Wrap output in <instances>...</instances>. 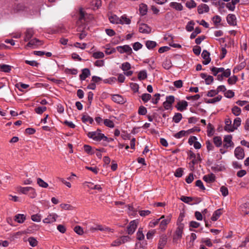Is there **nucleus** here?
I'll return each instance as SVG.
<instances>
[{
    "mask_svg": "<svg viewBox=\"0 0 249 249\" xmlns=\"http://www.w3.org/2000/svg\"><path fill=\"white\" fill-rule=\"evenodd\" d=\"M26 219V216L23 214H17L14 217L15 221L19 223H22Z\"/></svg>",
    "mask_w": 249,
    "mask_h": 249,
    "instance_id": "412c9836",
    "label": "nucleus"
},
{
    "mask_svg": "<svg viewBox=\"0 0 249 249\" xmlns=\"http://www.w3.org/2000/svg\"><path fill=\"white\" fill-rule=\"evenodd\" d=\"M180 200L186 203L192 204L191 203L194 200V198L192 197L182 196L180 197Z\"/></svg>",
    "mask_w": 249,
    "mask_h": 249,
    "instance_id": "c9c22d12",
    "label": "nucleus"
},
{
    "mask_svg": "<svg viewBox=\"0 0 249 249\" xmlns=\"http://www.w3.org/2000/svg\"><path fill=\"white\" fill-rule=\"evenodd\" d=\"M160 93H156L154 95V97L152 99L151 102L156 105L158 104L159 101L160 99Z\"/></svg>",
    "mask_w": 249,
    "mask_h": 249,
    "instance_id": "13d9d810",
    "label": "nucleus"
},
{
    "mask_svg": "<svg viewBox=\"0 0 249 249\" xmlns=\"http://www.w3.org/2000/svg\"><path fill=\"white\" fill-rule=\"evenodd\" d=\"M170 5L171 7L175 8L177 10L181 11L183 10V6L181 3L172 2L170 3Z\"/></svg>",
    "mask_w": 249,
    "mask_h": 249,
    "instance_id": "c756f323",
    "label": "nucleus"
},
{
    "mask_svg": "<svg viewBox=\"0 0 249 249\" xmlns=\"http://www.w3.org/2000/svg\"><path fill=\"white\" fill-rule=\"evenodd\" d=\"M116 51H118L120 53H126L130 55L133 53L131 48L128 45L119 46L116 48Z\"/></svg>",
    "mask_w": 249,
    "mask_h": 249,
    "instance_id": "f03ea898",
    "label": "nucleus"
},
{
    "mask_svg": "<svg viewBox=\"0 0 249 249\" xmlns=\"http://www.w3.org/2000/svg\"><path fill=\"white\" fill-rule=\"evenodd\" d=\"M131 65L129 62H125L122 64L121 69L124 71H127L130 69Z\"/></svg>",
    "mask_w": 249,
    "mask_h": 249,
    "instance_id": "864d4df0",
    "label": "nucleus"
},
{
    "mask_svg": "<svg viewBox=\"0 0 249 249\" xmlns=\"http://www.w3.org/2000/svg\"><path fill=\"white\" fill-rule=\"evenodd\" d=\"M222 209H218L214 211L211 217L212 220L213 221H216L222 214Z\"/></svg>",
    "mask_w": 249,
    "mask_h": 249,
    "instance_id": "5701e85b",
    "label": "nucleus"
},
{
    "mask_svg": "<svg viewBox=\"0 0 249 249\" xmlns=\"http://www.w3.org/2000/svg\"><path fill=\"white\" fill-rule=\"evenodd\" d=\"M28 241L30 245L32 247H36L37 245V241L33 237H30L28 238Z\"/></svg>",
    "mask_w": 249,
    "mask_h": 249,
    "instance_id": "09e8293b",
    "label": "nucleus"
},
{
    "mask_svg": "<svg viewBox=\"0 0 249 249\" xmlns=\"http://www.w3.org/2000/svg\"><path fill=\"white\" fill-rule=\"evenodd\" d=\"M83 148L84 151L88 154L92 155L95 153L94 149L89 145L85 144L84 145Z\"/></svg>",
    "mask_w": 249,
    "mask_h": 249,
    "instance_id": "72a5a7b5",
    "label": "nucleus"
},
{
    "mask_svg": "<svg viewBox=\"0 0 249 249\" xmlns=\"http://www.w3.org/2000/svg\"><path fill=\"white\" fill-rule=\"evenodd\" d=\"M183 229L184 224L183 223H179L178 224V227L176 230L174 239H179L181 238Z\"/></svg>",
    "mask_w": 249,
    "mask_h": 249,
    "instance_id": "20e7f679",
    "label": "nucleus"
},
{
    "mask_svg": "<svg viewBox=\"0 0 249 249\" xmlns=\"http://www.w3.org/2000/svg\"><path fill=\"white\" fill-rule=\"evenodd\" d=\"M140 33L149 34L151 32V28L146 24H142L139 28Z\"/></svg>",
    "mask_w": 249,
    "mask_h": 249,
    "instance_id": "dca6fc26",
    "label": "nucleus"
},
{
    "mask_svg": "<svg viewBox=\"0 0 249 249\" xmlns=\"http://www.w3.org/2000/svg\"><path fill=\"white\" fill-rule=\"evenodd\" d=\"M207 134L208 136H212L214 133V127L213 125L209 123L207 126Z\"/></svg>",
    "mask_w": 249,
    "mask_h": 249,
    "instance_id": "58836bf2",
    "label": "nucleus"
},
{
    "mask_svg": "<svg viewBox=\"0 0 249 249\" xmlns=\"http://www.w3.org/2000/svg\"><path fill=\"white\" fill-rule=\"evenodd\" d=\"M93 56L96 59L101 58L104 57V54L101 52H97L93 54Z\"/></svg>",
    "mask_w": 249,
    "mask_h": 249,
    "instance_id": "69168bd1",
    "label": "nucleus"
},
{
    "mask_svg": "<svg viewBox=\"0 0 249 249\" xmlns=\"http://www.w3.org/2000/svg\"><path fill=\"white\" fill-rule=\"evenodd\" d=\"M222 98V96L218 95L217 97H214L213 99H210L206 100L205 102L208 104H213L215 103V102L220 101L221 100Z\"/></svg>",
    "mask_w": 249,
    "mask_h": 249,
    "instance_id": "473e14b6",
    "label": "nucleus"
},
{
    "mask_svg": "<svg viewBox=\"0 0 249 249\" xmlns=\"http://www.w3.org/2000/svg\"><path fill=\"white\" fill-rule=\"evenodd\" d=\"M25 6L21 3H15L13 5V10L14 12H18L22 11L24 9Z\"/></svg>",
    "mask_w": 249,
    "mask_h": 249,
    "instance_id": "4be33fe9",
    "label": "nucleus"
},
{
    "mask_svg": "<svg viewBox=\"0 0 249 249\" xmlns=\"http://www.w3.org/2000/svg\"><path fill=\"white\" fill-rule=\"evenodd\" d=\"M210 53L207 51H203L201 56L204 59V60L202 61V63L204 65H207L210 62L211 59L210 57Z\"/></svg>",
    "mask_w": 249,
    "mask_h": 249,
    "instance_id": "1a4fd4ad",
    "label": "nucleus"
},
{
    "mask_svg": "<svg viewBox=\"0 0 249 249\" xmlns=\"http://www.w3.org/2000/svg\"><path fill=\"white\" fill-rule=\"evenodd\" d=\"M213 142L214 144L219 147L222 144V139L220 137L216 136L213 138Z\"/></svg>",
    "mask_w": 249,
    "mask_h": 249,
    "instance_id": "a19ab883",
    "label": "nucleus"
},
{
    "mask_svg": "<svg viewBox=\"0 0 249 249\" xmlns=\"http://www.w3.org/2000/svg\"><path fill=\"white\" fill-rule=\"evenodd\" d=\"M232 136L231 135H226L224 138V147L228 148L229 147H233L234 143L231 141Z\"/></svg>",
    "mask_w": 249,
    "mask_h": 249,
    "instance_id": "39448f33",
    "label": "nucleus"
},
{
    "mask_svg": "<svg viewBox=\"0 0 249 249\" xmlns=\"http://www.w3.org/2000/svg\"><path fill=\"white\" fill-rule=\"evenodd\" d=\"M34 35V32L32 29H27L25 33L24 41L30 40Z\"/></svg>",
    "mask_w": 249,
    "mask_h": 249,
    "instance_id": "6ab92c4d",
    "label": "nucleus"
},
{
    "mask_svg": "<svg viewBox=\"0 0 249 249\" xmlns=\"http://www.w3.org/2000/svg\"><path fill=\"white\" fill-rule=\"evenodd\" d=\"M201 33V29L199 27H196L195 29V31L191 34L190 36V38H195L196 36Z\"/></svg>",
    "mask_w": 249,
    "mask_h": 249,
    "instance_id": "8fccbe9b",
    "label": "nucleus"
},
{
    "mask_svg": "<svg viewBox=\"0 0 249 249\" xmlns=\"http://www.w3.org/2000/svg\"><path fill=\"white\" fill-rule=\"evenodd\" d=\"M58 217V215L55 213H52L49 214L47 217L45 218L43 220V222L44 223H51L54 222L56 221V218Z\"/></svg>",
    "mask_w": 249,
    "mask_h": 249,
    "instance_id": "9b49d317",
    "label": "nucleus"
},
{
    "mask_svg": "<svg viewBox=\"0 0 249 249\" xmlns=\"http://www.w3.org/2000/svg\"><path fill=\"white\" fill-rule=\"evenodd\" d=\"M240 209L245 214L249 213V202H246L242 204L240 206Z\"/></svg>",
    "mask_w": 249,
    "mask_h": 249,
    "instance_id": "bb28decb",
    "label": "nucleus"
},
{
    "mask_svg": "<svg viewBox=\"0 0 249 249\" xmlns=\"http://www.w3.org/2000/svg\"><path fill=\"white\" fill-rule=\"evenodd\" d=\"M187 102L183 100L181 101H179L176 106V107L177 108L178 110L180 111H183L187 109Z\"/></svg>",
    "mask_w": 249,
    "mask_h": 249,
    "instance_id": "6e6552de",
    "label": "nucleus"
},
{
    "mask_svg": "<svg viewBox=\"0 0 249 249\" xmlns=\"http://www.w3.org/2000/svg\"><path fill=\"white\" fill-rule=\"evenodd\" d=\"M18 191L23 194H27L29 191H32L34 193V188L31 187H20Z\"/></svg>",
    "mask_w": 249,
    "mask_h": 249,
    "instance_id": "c85d7f7f",
    "label": "nucleus"
},
{
    "mask_svg": "<svg viewBox=\"0 0 249 249\" xmlns=\"http://www.w3.org/2000/svg\"><path fill=\"white\" fill-rule=\"evenodd\" d=\"M102 136H104V134L96 132L95 131L89 132L88 133V136L93 140L96 141H100Z\"/></svg>",
    "mask_w": 249,
    "mask_h": 249,
    "instance_id": "7ed1b4c3",
    "label": "nucleus"
},
{
    "mask_svg": "<svg viewBox=\"0 0 249 249\" xmlns=\"http://www.w3.org/2000/svg\"><path fill=\"white\" fill-rule=\"evenodd\" d=\"M237 77L235 75H233L231 77H229L228 79V82L230 85H233L236 83L237 81Z\"/></svg>",
    "mask_w": 249,
    "mask_h": 249,
    "instance_id": "6e6d98bb",
    "label": "nucleus"
},
{
    "mask_svg": "<svg viewBox=\"0 0 249 249\" xmlns=\"http://www.w3.org/2000/svg\"><path fill=\"white\" fill-rule=\"evenodd\" d=\"M110 22L113 24H119L121 22L120 18L116 15H112L108 18Z\"/></svg>",
    "mask_w": 249,
    "mask_h": 249,
    "instance_id": "a878e982",
    "label": "nucleus"
},
{
    "mask_svg": "<svg viewBox=\"0 0 249 249\" xmlns=\"http://www.w3.org/2000/svg\"><path fill=\"white\" fill-rule=\"evenodd\" d=\"M166 243V238L162 239L159 241L158 249H163Z\"/></svg>",
    "mask_w": 249,
    "mask_h": 249,
    "instance_id": "0e129e2a",
    "label": "nucleus"
},
{
    "mask_svg": "<svg viewBox=\"0 0 249 249\" xmlns=\"http://www.w3.org/2000/svg\"><path fill=\"white\" fill-rule=\"evenodd\" d=\"M183 173V169L181 168H178L176 170V171L174 173V175L176 177L179 178L182 176Z\"/></svg>",
    "mask_w": 249,
    "mask_h": 249,
    "instance_id": "052dcab7",
    "label": "nucleus"
},
{
    "mask_svg": "<svg viewBox=\"0 0 249 249\" xmlns=\"http://www.w3.org/2000/svg\"><path fill=\"white\" fill-rule=\"evenodd\" d=\"M234 155L238 159H243L245 157L244 149L241 147H237L234 150Z\"/></svg>",
    "mask_w": 249,
    "mask_h": 249,
    "instance_id": "423d86ee",
    "label": "nucleus"
},
{
    "mask_svg": "<svg viewBox=\"0 0 249 249\" xmlns=\"http://www.w3.org/2000/svg\"><path fill=\"white\" fill-rule=\"evenodd\" d=\"M12 66L4 64H1V72L9 73L11 71Z\"/></svg>",
    "mask_w": 249,
    "mask_h": 249,
    "instance_id": "cd10ccee",
    "label": "nucleus"
},
{
    "mask_svg": "<svg viewBox=\"0 0 249 249\" xmlns=\"http://www.w3.org/2000/svg\"><path fill=\"white\" fill-rule=\"evenodd\" d=\"M25 63L27 64H28L30 66L36 67H37L39 64L35 60L30 61V60H25Z\"/></svg>",
    "mask_w": 249,
    "mask_h": 249,
    "instance_id": "e2e57ef3",
    "label": "nucleus"
},
{
    "mask_svg": "<svg viewBox=\"0 0 249 249\" xmlns=\"http://www.w3.org/2000/svg\"><path fill=\"white\" fill-rule=\"evenodd\" d=\"M227 21L229 24L231 26L236 25V18L235 15L230 14L227 17Z\"/></svg>",
    "mask_w": 249,
    "mask_h": 249,
    "instance_id": "9d476101",
    "label": "nucleus"
},
{
    "mask_svg": "<svg viewBox=\"0 0 249 249\" xmlns=\"http://www.w3.org/2000/svg\"><path fill=\"white\" fill-rule=\"evenodd\" d=\"M186 6L188 8L191 9L196 7V3L194 0H191L190 1L186 2Z\"/></svg>",
    "mask_w": 249,
    "mask_h": 249,
    "instance_id": "a18cd8bd",
    "label": "nucleus"
},
{
    "mask_svg": "<svg viewBox=\"0 0 249 249\" xmlns=\"http://www.w3.org/2000/svg\"><path fill=\"white\" fill-rule=\"evenodd\" d=\"M201 243L205 244V245L209 247H212L213 246V244L210 238H202L201 240Z\"/></svg>",
    "mask_w": 249,
    "mask_h": 249,
    "instance_id": "4d7b16f0",
    "label": "nucleus"
},
{
    "mask_svg": "<svg viewBox=\"0 0 249 249\" xmlns=\"http://www.w3.org/2000/svg\"><path fill=\"white\" fill-rule=\"evenodd\" d=\"M232 113L235 116H238L240 114L241 110L237 106H234L232 108Z\"/></svg>",
    "mask_w": 249,
    "mask_h": 249,
    "instance_id": "49530a36",
    "label": "nucleus"
},
{
    "mask_svg": "<svg viewBox=\"0 0 249 249\" xmlns=\"http://www.w3.org/2000/svg\"><path fill=\"white\" fill-rule=\"evenodd\" d=\"M145 45L147 49L150 50L154 48L156 46L157 43L154 41L147 40L145 42Z\"/></svg>",
    "mask_w": 249,
    "mask_h": 249,
    "instance_id": "f704fd0d",
    "label": "nucleus"
},
{
    "mask_svg": "<svg viewBox=\"0 0 249 249\" xmlns=\"http://www.w3.org/2000/svg\"><path fill=\"white\" fill-rule=\"evenodd\" d=\"M170 222V218L169 217L165 219L162 220L160 223V228L162 231L165 230L167 225Z\"/></svg>",
    "mask_w": 249,
    "mask_h": 249,
    "instance_id": "393cba45",
    "label": "nucleus"
},
{
    "mask_svg": "<svg viewBox=\"0 0 249 249\" xmlns=\"http://www.w3.org/2000/svg\"><path fill=\"white\" fill-rule=\"evenodd\" d=\"M90 75V72L89 69L85 68L82 70V73L80 75L81 80H85Z\"/></svg>",
    "mask_w": 249,
    "mask_h": 249,
    "instance_id": "f3484780",
    "label": "nucleus"
},
{
    "mask_svg": "<svg viewBox=\"0 0 249 249\" xmlns=\"http://www.w3.org/2000/svg\"><path fill=\"white\" fill-rule=\"evenodd\" d=\"M104 124L109 127L113 128L114 126V124L113 122L110 120L106 119L104 120Z\"/></svg>",
    "mask_w": 249,
    "mask_h": 249,
    "instance_id": "79ce46f5",
    "label": "nucleus"
},
{
    "mask_svg": "<svg viewBox=\"0 0 249 249\" xmlns=\"http://www.w3.org/2000/svg\"><path fill=\"white\" fill-rule=\"evenodd\" d=\"M138 79L140 80H144L147 78V72L145 70L141 71L139 72L138 75Z\"/></svg>",
    "mask_w": 249,
    "mask_h": 249,
    "instance_id": "4c0bfd02",
    "label": "nucleus"
},
{
    "mask_svg": "<svg viewBox=\"0 0 249 249\" xmlns=\"http://www.w3.org/2000/svg\"><path fill=\"white\" fill-rule=\"evenodd\" d=\"M192 132H193L192 129H189L187 131L181 130V131H179L178 132L174 134V137H175L177 139H180V138H182V137L186 135V134H188L191 133Z\"/></svg>",
    "mask_w": 249,
    "mask_h": 249,
    "instance_id": "aec40b11",
    "label": "nucleus"
},
{
    "mask_svg": "<svg viewBox=\"0 0 249 249\" xmlns=\"http://www.w3.org/2000/svg\"><path fill=\"white\" fill-rule=\"evenodd\" d=\"M144 236L142 233V230L139 229L137 232V238L139 240H142L144 239Z\"/></svg>",
    "mask_w": 249,
    "mask_h": 249,
    "instance_id": "680f3d73",
    "label": "nucleus"
},
{
    "mask_svg": "<svg viewBox=\"0 0 249 249\" xmlns=\"http://www.w3.org/2000/svg\"><path fill=\"white\" fill-rule=\"evenodd\" d=\"M82 120L85 123H89L90 124H92L93 122V119L88 115H83Z\"/></svg>",
    "mask_w": 249,
    "mask_h": 249,
    "instance_id": "2f4dec72",
    "label": "nucleus"
},
{
    "mask_svg": "<svg viewBox=\"0 0 249 249\" xmlns=\"http://www.w3.org/2000/svg\"><path fill=\"white\" fill-rule=\"evenodd\" d=\"M139 11L142 16H144L147 12V6L144 3H141L139 5Z\"/></svg>",
    "mask_w": 249,
    "mask_h": 249,
    "instance_id": "b1692460",
    "label": "nucleus"
},
{
    "mask_svg": "<svg viewBox=\"0 0 249 249\" xmlns=\"http://www.w3.org/2000/svg\"><path fill=\"white\" fill-rule=\"evenodd\" d=\"M37 183L39 186L43 188H47L48 186V183L45 182L40 178H38L37 179Z\"/></svg>",
    "mask_w": 249,
    "mask_h": 249,
    "instance_id": "c03bdc74",
    "label": "nucleus"
},
{
    "mask_svg": "<svg viewBox=\"0 0 249 249\" xmlns=\"http://www.w3.org/2000/svg\"><path fill=\"white\" fill-rule=\"evenodd\" d=\"M209 7L206 4H201L197 7V11L199 14H202L203 13H207L209 11Z\"/></svg>",
    "mask_w": 249,
    "mask_h": 249,
    "instance_id": "2eb2a0df",
    "label": "nucleus"
},
{
    "mask_svg": "<svg viewBox=\"0 0 249 249\" xmlns=\"http://www.w3.org/2000/svg\"><path fill=\"white\" fill-rule=\"evenodd\" d=\"M203 179L207 183H212L215 181V176L213 174L211 173L203 176Z\"/></svg>",
    "mask_w": 249,
    "mask_h": 249,
    "instance_id": "a211bd4d",
    "label": "nucleus"
},
{
    "mask_svg": "<svg viewBox=\"0 0 249 249\" xmlns=\"http://www.w3.org/2000/svg\"><path fill=\"white\" fill-rule=\"evenodd\" d=\"M194 25H195V22H194V21L191 20V21H189L187 23V25L186 26V30L188 32L192 31L194 29Z\"/></svg>",
    "mask_w": 249,
    "mask_h": 249,
    "instance_id": "ea45409f",
    "label": "nucleus"
},
{
    "mask_svg": "<svg viewBox=\"0 0 249 249\" xmlns=\"http://www.w3.org/2000/svg\"><path fill=\"white\" fill-rule=\"evenodd\" d=\"M47 109V107H39L35 109V112L38 114H41Z\"/></svg>",
    "mask_w": 249,
    "mask_h": 249,
    "instance_id": "3c124183",
    "label": "nucleus"
},
{
    "mask_svg": "<svg viewBox=\"0 0 249 249\" xmlns=\"http://www.w3.org/2000/svg\"><path fill=\"white\" fill-rule=\"evenodd\" d=\"M89 230L93 232L96 230H99L105 232V233L113 232V229H110L107 226H103L101 225H98L95 227H91L89 228Z\"/></svg>",
    "mask_w": 249,
    "mask_h": 249,
    "instance_id": "f257e3e1",
    "label": "nucleus"
},
{
    "mask_svg": "<svg viewBox=\"0 0 249 249\" xmlns=\"http://www.w3.org/2000/svg\"><path fill=\"white\" fill-rule=\"evenodd\" d=\"M162 67L166 70L170 69L172 66V62L170 59H166L162 63Z\"/></svg>",
    "mask_w": 249,
    "mask_h": 249,
    "instance_id": "7c9ffc66",
    "label": "nucleus"
},
{
    "mask_svg": "<svg viewBox=\"0 0 249 249\" xmlns=\"http://www.w3.org/2000/svg\"><path fill=\"white\" fill-rule=\"evenodd\" d=\"M42 44L41 43V41L39 39L35 38L33 39H31L29 42L27 43L26 46V48L28 47H33V46H37L39 45H41Z\"/></svg>",
    "mask_w": 249,
    "mask_h": 249,
    "instance_id": "4468645a",
    "label": "nucleus"
},
{
    "mask_svg": "<svg viewBox=\"0 0 249 249\" xmlns=\"http://www.w3.org/2000/svg\"><path fill=\"white\" fill-rule=\"evenodd\" d=\"M120 19L121 20V22H120V23H121V24L125 23L126 24H129L130 23V22H131L130 19L129 18H126L124 16H122Z\"/></svg>",
    "mask_w": 249,
    "mask_h": 249,
    "instance_id": "603ef678",
    "label": "nucleus"
},
{
    "mask_svg": "<svg viewBox=\"0 0 249 249\" xmlns=\"http://www.w3.org/2000/svg\"><path fill=\"white\" fill-rule=\"evenodd\" d=\"M141 98L144 103H146L151 99V95L148 93H144L142 94Z\"/></svg>",
    "mask_w": 249,
    "mask_h": 249,
    "instance_id": "de8ad7c7",
    "label": "nucleus"
},
{
    "mask_svg": "<svg viewBox=\"0 0 249 249\" xmlns=\"http://www.w3.org/2000/svg\"><path fill=\"white\" fill-rule=\"evenodd\" d=\"M182 118V114L180 113H176L173 117V121L175 123H178Z\"/></svg>",
    "mask_w": 249,
    "mask_h": 249,
    "instance_id": "e433bc0d",
    "label": "nucleus"
},
{
    "mask_svg": "<svg viewBox=\"0 0 249 249\" xmlns=\"http://www.w3.org/2000/svg\"><path fill=\"white\" fill-rule=\"evenodd\" d=\"M225 130L229 132H233L236 129V127L231 125V121L230 119H227L225 121V126L224 127Z\"/></svg>",
    "mask_w": 249,
    "mask_h": 249,
    "instance_id": "ddd939ff",
    "label": "nucleus"
},
{
    "mask_svg": "<svg viewBox=\"0 0 249 249\" xmlns=\"http://www.w3.org/2000/svg\"><path fill=\"white\" fill-rule=\"evenodd\" d=\"M220 190L221 193H222V195L224 196H226L228 195V194H229L228 189L225 186H221L220 187Z\"/></svg>",
    "mask_w": 249,
    "mask_h": 249,
    "instance_id": "bf43d9fd",
    "label": "nucleus"
},
{
    "mask_svg": "<svg viewBox=\"0 0 249 249\" xmlns=\"http://www.w3.org/2000/svg\"><path fill=\"white\" fill-rule=\"evenodd\" d=\"M142 47V45L139 42H136L133 44V48L135 51H138L141 49Z\"/></svg>",
    "mask_w": 249,
    "mask_h": 249,
    "instance_id": "338daca9",
    "label": "nucleus"
},
{
    "mask_svg": "<svg viewBox=\"0 0 249 249\" xmlns=\"http://www.w3.org/2000/svg\"><path fill=\"white\" fill-rule=\"evenodd\" d=\"M138 114L141 115H144L147 113V109L144 107L141 106L138 109Z\"/></svg>",
    "mask_w": 249,
    "mask_h": 249,
    "instance_id": "5fc2aeb1",
    "label": "nucleus"
},
{
    "mask_svg": "<svg viewBox=\"0 0 249 249\" xmlns=\"http://www.w3.org/2000/svg\"><path fill=\"white\" fill-rule=\"evenodd\" d=\"M65 72L67 74H71L72 75H76L78 72V71L75 69H69L66 68L65 69Z\"/></svg>",
    "mask_w": 249,
    "mask_h": 249,
    "instance_id": "37998d69",
    "label": "nucleus"
},
{
    "mask_svg": "<svg viewBox=\"0 0 249 249\" xmlns=\"http://www.w3.org/2000/svg\"><path fill=\"white\" fill-rule=\"evenodd\" d=\"M224 95L227 98H231L234 96V92L231 90H229L225 92Z\"/></svg>",
    "mask_w": 249,
    "mask_h": 249,
    "instance_id": "774afa93",
    "label": "nucleus"
},
{
    "mask_svg": "<svg viewBox=\"0 0 249 249\" xmlns=\"http://www.w3.org/2000/svg\"><path fill=\"white\" fill-rule=\"evenodd\" d=\"M137 227V222L135 221H131L127 228V232L128 234H132Z\"/></svg>",
    "mask_w": 249,
    "mask_h": 249,
    "instance_id": "0eeeda50",
    "label": "nucleus"
},
{
    "mask_svg": "<svg viewBox=\"0 0 249 249\" xmlns=\"http://www.w3.org/2000/svg\"><path fill=\"white\" fill-rule=\"evenodd\" d=\"M111 99L113 102L118 104H123L125 102V100L123 97L119 94L112 95Z\"/></svg>",
    "mask_w": 249,
    "mask_h": 249,
    "instance_id": "f8f14e48",
    "label": "nucleus"
}]
</instances>
